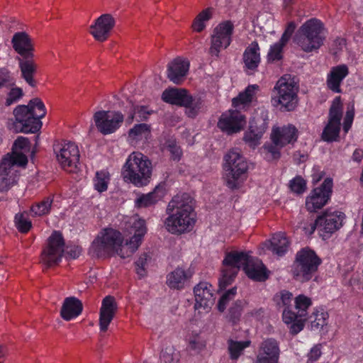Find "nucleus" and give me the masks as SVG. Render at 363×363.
I'll return each mask as SVG.
<instances>
[{
	"instance_id": "obj_24",
	"label": "nucleus",
	"mask_w": 363,
	"mask_h": 363,
	"mask_svg": "<svg viewBox=\"0 0 363 363\" xmlns=\"http://www.w3.org/2000/svg\"><path fill=\"white\" fill-rule=\"evenodd\" d=\"M271 138L272 142L279 147L294 143L298 138V130L293 125L273 128Z\"/></svg>"
},
{
	"instance_id": "obj_13",
	"label": "nucleus",
	"mask_w": 363,
	"mask_h": 363,
	"mask_svg": "<svg viewBox=\"0 0 363 363\" xmlns=\"http://www.w3.org/2000/svg\"><path fill=\"white\" fill-rule=\"evenodd\" d=\"M345 218L344 213L338 211L328 210L319 216L314 223L310 224L308 234H312L318 228L323 233V236L330 235L339 230Z\"/></svg>"
},
{
	"instance_id": "obj_12",
	"label": "nucleus",
	"mask_w": 363,
	"mask_h": 363,
	"mask_svg": "<svg viewBox=\"0 0 363 363\" xmlns=\"http://www.w3.org/2000/svg\"><path fill=\"white\" fill-rule=\"evenodd\" d=\"M268 123V111L264 108H258L250 121L248 130L245 133V142L251 147L256 146L267 130Z\"/></svg>"
},
{
	"instance_id": "obj_40",
	"label": "nucleus",
	"mask_w": 363,
	"mask_h": 363,
	"mask_svg": "<svg viewBox=\"0 0 363 363\" xmlns=\"http://www.w3.org/2000/svg\"><path fill=\"white\" fill-rule=\"evenodd\" d=\"M286 41L280 39L278 42L272 45L267 53V60L270 62L279 61L283 57V49L286 45Z\"/></svg>"
},
{
	"instance_id": "obj_5",
	"label": "nucleus",
	"mask_w": 363,
	"mask_h": 363,
	"mask_svg": "<svg viewBox=\"0 0 363 363\" xmlns=\"http://www.w3.org/2000/svg\"><path fill=\"white\" fill-rule=\"evenodd\" d=\"M16 132L35 133L42 127L41 118L46 115L43 102L38 98L31 99L28 105L18 106L13 111Z\"/></svg>"
},
{
	"instance_id": "obj_42",
	"label": "nucleus",
	"mask_w": 363,
	"mask_h": 363,
	"mask_svg": "<svg viewBox=\"0 0 363 363\" xmlns=\"http://www.w3.org/2000/svg\"><path fill=\"white\" fill-rule=\"evenodd\" d=\"M295 308L300 318L305 317L307 314L308 308L311 306V299L303 295L300 294L295 298Z\"/></svg>"
},
{
	"instance_id": "obj_47",
	"label": "nucleus",
	"mask_w": 363,
	"mask_h": 363,
	"mask_svg": "<svg viewBox=\"0 0 363 363\" xmlns=\"http://www.w3.org/2000/svg\"><path fill=\"white\" fill-rule=\"evenodd\" d=\"M150 259V255L147 252H143L135 262L136 273L140 277H143L146 274V267Z\"/></svg>"
},
{
	"instance_id": "obj_51",
	"label": "nucleus",
	"mask_w": 363,
	"mask_h": 363,
	"mask_svg": "<svg viewBox=\"0 0 363 363\" xmlns=\"http://www.w3.org/2000/svg\"><path fill=\"white\" fill-rule=\"evenodd\" d=\"M354 116V105H351L350 107L347 108V110L346 111V114L344 118L343 122V130L345 133H347L349 130L350 129L353 120Z\"/></svg>"
},
{
	"instance_id": "obj_50",
	"label": "nucleus",
	"mask_w": 363,
	"mask_h": 363,
	"mask_svg": "<svg viewBox=\"0 0 363 363\" xmlns=\"http://www.w3.org/2000/svg\"><path fill=\"white\" fill-rule=\"evenodd\" d=\"M290 188L296 194H302L306 188V181L301 177H296L291 181Z\"/></svg>"
},
{
	"instance_id": "obj_9",
	"label": "nucleus",
	"mask_w": 363,
	"mask_h": 363,
	"mask_svg": "<svg viewBox=\"0 0 363 363\" xmlns=\"http://www.w3.org/2000/svg\"><path fill=\"white\" fill-rule=\"evenodd\" d=\"M325 40L324 28L317 19H311L305 22L298 29L294 42L306 52L318 50Z\"/></svg>"
},
{
	"instance_id": "obj_4",
	"label": "nucleus",
	"mask_w": 363,
	"mask_h": 363,
	"mask_svg": "<svg viewBox=\"0 0 363 363\" xmlns=\"http://www.w3.org/2000/svg\"><path fill=\"white\" fill-rule=\"evenodd\" d=\"M13 50L19 57H16L21 71V76L31 87L37 86L35 74L37 72V65L33 60L34 57V46L32 39L26 32L16 33L11 39Z\"/></svg>"
},
{
	"instance_id": "obj_39",
	"label": "nucleus",
	"mask_w": 363,
	"mask_h": 363,
	"mask_svg": "<svg viewBox=\"0 0 363 363\" xmlns=\"http://www.w3.org/2000/svg\"><path fill=\"white\" fill-rule=\"evenodd\" d=\"M188 103L184 104L185 113L190 118L196 117L203 108V102L200 98H192L188 95Z\"/></svg>"
},
{
	"instance_id": "obj_14",
	"label": "nucleus",
	"mask_w": 363,
	"mask_h": 363,
	"mask_svg": "<svg viewBox=\"0 0 363 363\" xmlns=\"http://www.w3.org/2000/svg\"><path fill=\"white\" fill-rule=\"evenodd\" d=\"M342 117V104L340 96H336L330 108L328 123L325 127L322 138L327 142L335 141L337 140L340 131L341 119Z\"/></svg>"
},
{
	"instance_id": "obj_33",
	"label": "nucleus",
	"mask_w": 363,
	"mask_h": 363,
	"mask_svg": "<svg viewBox=\"0 0 363 363\" xmlns=\"http://www.w3.org/2000/svg\"><path fill=\"white\" fill-rule=\"evenodd\" d=\"M259 88L257 84L249 85L245 91L240 92L237 97L233 99V106L239 108L248 106L256 99V94L259 91Z\"/></svg>"
},
{
	"instance_id": "obj_1",
	"label": "nucleus",
	"mask_w": 363,
	"mask_h": 363,
	"mask_svg": "<svg viewBox=\"0 0 363 363\" xmlns=\"http://www.w3.org/2000/svg\"><path fill=\"white\" fill-rule=\"evenodd\" d=\"M128 224L130 233L133 235L125 244L119 231L113 228L102 230L89 248V254L92 257H101L116 252L121 258L130 257L140 247L143 238L147 233L145 220L138 215L132 216Z\"/></svg>"
},
{
	"instance_id": "obj_34",
	"label": "nucleus",
	"mask_w": 363,
	"mask_h": 363,
	"mask_svg": "<svg viewBox=\"0 0 363 363\" xmlns=\"http://www.w3.org/2000/svg\"><path fill=\"white\" fill-rule=\"evenodd\" d=\"M188 95L185 89H169L163 91L162 99L167 103L183 106L189 101Z\"/></svg>"
},
{
	"instance_id": "obj_21",
	"label": "nucleus",
	"mask_w": 363,
	"mask_h": 363,
	"mask_svg": "<svg viewBox=\"0 0 363 363\" xmlns=\"http://www.w3.org/2000/svg\"><path fill=\"white\" fill-rule=\"evenodd\" d=\"M213 288L211 284L206 281L199 283L194 288V294L195 296L194 308L199 310L203 309L204 313H208L215 302L213 296Z\"/></svg>"
},
{
	"instance_id": "obj_31",
	"label": "nucleus",
	"mask_w": 363,
	"mask_h": 363,
	"mask_svg": "<svg viewBox=\"0 0 363 363\" xmlns=\"http://www.w3.org/2000/svg\"><path fill=\"white\" fill-rule=\"evenodd\" d=\"M82 311V302L74 297L66 298L63 302L60 315L65 320H70L77 318Z\"/></svg>"
},
{
	"instance_id": "obj_37",
	"label": "nucleus",
	"mask_w": 363,
	"mask_h": 363,
	"mask_svg": "<svg viewBox=\"0 0 363 363\" xmlns=\"http://www.w3.org/2000/svg\"><path fill=\"white\" fill-rule=\"evenodd\" d=\"M213 14V9L207 8L200 12L192 23V28L194 31L200 33L205 29L206 22H208L211 18Z\"/></svg>"
},
{
	"instance_id": "obj_28",
	"label": "nucleus",
	"mask_w": 363,
	"mask_h": 363,
	"mask_svg": "<svg viewBox=\"0 0 363 363\" xmlns=\"http://www.w3.org/2000/svg\"><path fill=\"white\" fill-rule=\"evenodd\" d=\"M348 74L349 69L345 65L333 67L327 75L326 84L328 88L334 93H341L340 85Z\"/></svg>"
},
{
	"instance_id": "obj_15",
	"label": "nucleus",
	"mask_w": 363,
	"mask_h": 363,
	"mask_svg": "<svg viewBox=\"0 0 363 363\" xmlns=\"http://www.w3.org/2000/svg\"><path fill=\"white\" fill-rule=\"evenodd\" d=\"M54 150L62 168L68 172L74 171L79 161V151L77 145L70 141L64 142L56 145Z\"/></svg>"
},
{
	"instance_id": "obj_19",
	"label": "nucleus",
	"mask_w": 363,
	"mask_h": 363,
	"mask_svg": "<svg viewBox=\"0 0 363 363\" xmlns=\"http://www.w3.org/2000/svg\"><path fill=\"white\" fill-rule=\"evenodd\" d=\"M246 125V118L237 110H228L222 113L218 127L228 135L240 132Z\"/></svg>"
},
{
	"instance_id": "obj_52",
	"label": "nucleus",
	"mask_w": 363,
	"mask_h": 363,
	"mask_svg": "<svg viewBox=\"0 0 363 363\" xmlns=\"http://www.w3.org/2000/svg\"><path fill=\"white\" fill-rule=\"evenodd\" d=\"M14 84V81L11 74V72L5 69H0V89L7 85Z\"/></svg>"
},
{
	"instance_id": "obj_2",
	"label": "nucleus",
	"mask_w": 363,
	"mask_h": 363,
	"mask_svg": "<svg viewBox=\"0 0 363 363\" xmlns=\"http://www.w3.org/2000/svg\"><path fill=\"white\" fill-rule=\"evenodd\" d=\"M222 277L219 279L221 288L229 285L242 267L247 277L256 281H264L267 279V269L262 262L250 256L244 252H230L223 261Z\"/></svg>"
},
{
	"instance_id": "obj_32",
	"label": "nucleus",
	"mask_w": 363,
	"mask_h": 363,
	"mask_svg": "<svg viewBox=\"0 0 363 363\" xmlns=\"http://www.w3.org/2000/svg\"><path fill=\"white\" fill-rule=\"evenodd\" d=\"M165 195L164 186L157 185L152 191L140 195L135 200V206L138 208L149 207L162 200Z\"/></svg>"
},
{
	"instance_id": "obj_27",
	"label": "nucleus",
	"mask_w": 363,
	"mask_h": 363,
	"mask_svg": "<svg viewBox=\"0 0 363 363\" xmlns=\"http://www.w3.org/2000/svg\"><path fill=\"white\" fill-rule=\"evenodd\" d=\"M259 46L257 41L252 42L245 50L242 60L244 68L249 74L255 72L261 61Z\"/></svg>"
},
{
	"instance_id": "obj_6",
	"label": "nucleus",
	"mask_w": 363,
	"mask_h": 363,
	"mask_svg": "<svg viewBox=\"0 0 363 363\" xmlns=\"http://www.w3.org/2000/svg\"><path fill=\"white\" fill-rule=\"evenodd\" d=\"M223 169L226 185L231 189H239L247 178L248 163L236 148L229 150L224 157Z\"/></svg>"
},
{
	"instance_id": "obj_22",
	"label": "nucleus",
	"mask_w": 363,
	"mask_h": 363,
	"mask_svg": "<svg viewBox=\"0 0 363 363\" xmlns=\"http://www.w3.org/2000/svg\"><path fill=\"white\" fill-rule=\"evenodd\" d=\"M116 20L112 15L104 13L98 17L89 27V33L99 42L106 41L114 28Z\"/></svg>"
},
{
	"instance_id": "obj_3",
	"label": "nucleus",
	"mask_w": 363,
	"mask_h": 363,
	"mask_svg": "<svg viewBox=\"0 0 363 363\" xmlns=\"http://www.w3.org/2000/svg\"><path fill=\"white\" fill-rule=\"evenodd\" d=\"M168 217L165 220L167 230L172 233L181 235L190 232L196 223V214L192 204V198L188 194L174 196L167 208Z\"/></svg>"
},
{
	"instance_id": "obj_57",
	"label": "nucleus",
	"mask_w": 363,
	"mask_h": 363,
	"mask_svg": "<svg viewBox=\"0 0 363 363\" xmlns=\"http://www.w3.org/2000/svg\"><path fill=\"white\" fill-rule=\"evenodd\" d=\"M282 147L277 145L274 143L270 145H264V150L270 155V158L278 159L280 157V149Z\"/></svg>"
},
{
	"instance_id": "obj_58",
	"label": "nucleus",
	"mask_w": 363,
	"mask_h": 363,
	"mask_svg": "<svg viewBox=\"0 0 363 363\" xmlns=\"http://www.w3.org/2000/svg\"><path fill=\"white\" fill-rule=\"evenodd\" d=\"M295 28V23L294 22H289L280 39L288 43Z\"/></svg>"
},
{
	"instance_id": "obj_20",
	"label": "nucleus",
	"mask_w": 363,
	"mask_h": 363,
	"mask_svg": "<svg viewBox=\"0 0 363 363\" xmlns=\"http://www.w3.org/2000/svg\"><path fill=\"white\" fill-rule=\"evenodd\" d=\"M21 167L10 155H5L0 162V191H7L16 182Z\"/></svg>"
},
{
	"instance_id": "obj_17",
	"label": "nucleus",
	"mask_w": 363,
	"mask_h": 363,
	"mask_svg": "<svg viewBox=\"0 0 363 363\" xmlns=\"http://www.w3.org/2000/svg\"><path fill=\"white\" fill-rule=\"evenodd\" d=\"M65 242L59 233L55 232L48 240L47 247L41 254V262L47 267L57 264L64 253Z\"/></svg>"
},
{
	"instance_id": "obj_53",
	"label": "nucleus",
	"mask_w": 363,
	"mask_h": 363,
	"mask_svg": "<svg viewBox=\"0 0 363 363\" xmlns=\"http://www.w3.org/2000/svg\"><path fill=\"white\" fill-rule=\"evenodd\" d=\"M279 297V301L277 302V304L279 306L286 307V309H289L293 299V294L289 291H282L280 292Z\"/></svg>"
},
{
	"instance_id": "obj_63",
	"label": "nucleus",
	"mask_w": 363,
	"mask_h": 363,
	"mask_svg": "<svg viewBox=\"0 0 363 363\" xmlns=\"http://www.w3.org/2000/svg\"><path fill=\"white\" fill-rule=\"evenodd\" d=\"M68 254L72 258L75 259L81 254V249L78 247H75L73 249H71L70 251L68 252Z\"/></svg>"
},
{
	"instance_id": "obj_48",
	"label": "nucleus",
	"mask_w": 363,
	"mask_h": 363,
	"mask_svg": "<svg viewBox=\"0 0 363 363\" xmlns=\"http://www.w3.org/2000/svg\"><path fill=\"white\" fill-rule=\"evenodd\" d=\"M237 293V288L233 287L226 291L220 298L218 304V309L219 311L223 312L226 308L228 303L234 298Z\"/></svg>"
},
{
	"instance_id": "obj_11",
	"label": "nucleus",
	"mask_w": 363,
	"mask_h": 363,
	"mask_svg": "<svg viewBox=\"0 0 363 363\" xmlns=\"http://www.w3.org/2000/svg\"><path fill=\"white\" fill-rule=\"evenodd\" d=\"M234 25L230 21L221 22L214 28L209 48V54L212 57L218 58L220 51L230 45Z\"/></svg>"
},
{
	"instance_id": "obj_38",
	"label": "nucleus",
	"mask_w": 363,
	"mask_h": 363,
	"mask_svg": "<svg viewBox=\"0 0 363 363\" xmlns=\"http://www.w3.org/2000/svg\"><path fill=\"white\" fill-rule=\"evenodd\" d=\"M53 202L52 197H47L35 204L30 208V213L33 216H43L50 213Z\"/></svg>"
},
{
	"instance_id": "obj_56",
	"label": "nucleus",
	"mask_w": 363,
	"mask_h": 363,
	"mask_svg": "<svg viewBox=\"0 0 363 363\" xmlns=\"http://www.w3.org/2000/svg\"><path fill=\"white\" fill-rule=\"evenodd\" d=\"M298 318L300 317L298 313H295L289 309L285 308L283 311V320L287 325L296 321L298 319H299Z\"/></svg>"
},
{
	"instance_id": "obj_46",
	"label": "nucleus",
	"mask_w": 363,
	"mask_h": 363,
	"mask_svg": "<svg viewBox=\"0 0 363 363\" xmlns=\"http://www.w3.org/2000/svg\"><path fill=\"white\" fill-rule=\"evenodd\" d=\"M149 134V126L145 123L135 125L129 131V137L135 140L147 138Z\"/></svg>"
},
{
	"instance_id": "obj_26",
	"label": "nucleus",
	"mask_w": 363,
	"mask_h": 363,
	"mask_svg": "<svg viewBox=\"0 0 363 363\" xmlns=\"http://www.w3.org/2000/svg\"><path fill=\"white\" fill-rule=\"evenodd\" d=\"M189 68V62L181 57H177L167 65V77L176 84H179L186 75Z\"/></svg>"
},
{
	"instance_id": "obj_35",
	"label": "nucleus",
	"mask_w": 363,
	"mask_h": 363,
	"mask_svg": "<svg viewBox=\"0 0 363 363\" xmlns=\"http://www.w3.org/2000/svg\"><path fill=\"white\" fill-rule=\"evenodd\" d=\"M288 246L286 237L282 233H277L272 237L267 248L278 256H282L286 252Z\"/></svg>"
},
{
	"instance_id": "obj_62",
	"label": "nucleus",
	"mask_w": 363,
	"mask_h": 363,
	"mask_svg": "<svg viewBox=\"0 0 363 363\" xmlns=\"http://www.w3.org/2000/svg\"><path fill=\"white\" fill-rule=\"evenodd\" d=\"M363 158V150L361 149H356L352 155V159L357 162H360Z\"/></svg>"
},
{
	"instance_id": "obj_64",
	"label": "nucleus",
	"mask_w": 363,
	"mask_h": 363,
	"mask_svg": "<svg viewBox=\"0 0 363 363\" xmlns=\"http://www.w3.org/2000/svg\"><path fill=\"white\" fill-rule=\"evenodd\" d=\"M323 177L322 172L320 173H313L312 175L313 177V182L317 183Z\"/></svg>"
},
{
	"instance_id": "obj_10",
	"label": "nucleus",
	"mask_w": 363,
	"mask_h": 363,
	"mask_svg": "<svg viewBox=\"0 0 363 363\" xmlns=\"http://www.w3.org/2000/svg\"><path fill=\"white\" fill-rule=\"evenodd\" d=\"M320 263V259L314 251L303 249L296 254L292 269L293 275L298 281H308L312 279Z\"/></svg>"
},
{
	"instance_id": "obj_8",
	"label": "nucleus",
	"mask_w": 363,
	"mask_h": 363,
	"mask_svg": "<svg viewBox=\"0 0 363 363\" xmlns=\"http://www.w3.org/2000/svg\"><path fill=\"white\" fill-rule=\"evenodd\" d=\"M298 85L295 78L290 74L282 76L274 88L272 104L281 111H291L298 104Z\"/></svg>"
},
{
	"instance_id": "obj_49",
	"label": "nucleus",
	"mask_w": 363,
	"mask_h": 363,
	"mask_svg": "<svg viewBox=\"0 0 363 363\" xmlns=\"http://www.w3.org/2000/svg\"><path fill=\"white\" fill-rule=\"evenodd\" d=\"M23 96V89L20 87H13L11 89L6 99V105L10 106L19 101Z\"/></svg>"
},
{
	"instance_id": "obj_41",
	"label": "nucleus",
	"mask_w": 363,
	"mask_h": 363,
	"mask_svg": "<svg viewBox=\"0 0 363 363\" xmlns=\"http://www.w3.org/2000/svg\"><path fill=\"white\" fill-rule=\"evenodd\" d=\"M110 181L109 173L106 170L96 172L94 179V188L99 192H103L107 190L108 184Z\"/></svg>"
},
{
	"instance_id": "obj_59",
	"label": "nucleus",
	"mask_w": 363,
	"mask_h": 363,
	"mask_svg": "<svg viewBox=\"0 0 363 363\" xmlns=\"http://www.w3.org/2000/svg\"><path fill=\"white\" fill-rule=\"evenodd\" d=\"M290 332L293 335H296L301 332L304 327V321L300 318L296 321L290 324Z\"/></svg>"
},
{
	"instance_id": "obj_23",
	"label": "nucleus",
	"mask_w": 363,
	"mask_h": 363,
	"mask_svg": "<svg viewBox=\"0 0 363 363\" xmlns=\"http://www.w3.org/2000/svg\"><path fill=\"white\" fill-rule=\"evenodd\" d=\"M279 354L278 342L273 338L266 339L259 345L256 363H277Z\"/></svg>"
},
{
	"instance_id": "obj_45",
	"label": "nucleus",
	"mask_w": 363,
	"mask_h": 363,
	"mask_svg": "<svg viewBox=\"0 0 363 363\" xmlns=\"http://www.w3.org/2000/svg\"><path fill=\"white\" fill-rule=\"evenodd\" d=\"M15 226L22 233H28L32 227L26 213H17L14 218Z\"/></svg>"
},
{
	"instance_id": "obj_61",
	"label": "nucleus",
	"mask_w": 363,
	"mask_h": 363,
	"mask_svg": "<svg viewBox=\"0 0 363 363\" xmlns=\"http://www.w3.org/2000/svg\"><path fill=\"white\" fill-rule=\"evenodd\" d=\"M168 149L172 155V157L173 160H176L180 159L182 156V150L180 147L174 144H172L168 146Z\"/></svg>"
},
{
	"instance_id": "obj_30",
	"label": "nucleus",
	"mask_w": 363,
	"mask_h": 363,
	"mask_svg": "<svg viewBox=\"0 0 363 363\" xmlns=\"http://www.w3.org/2000/svg\"><path fill=\"white\" fill-rule=\"evenodd\" d=\"M30 151V143L28 139L25 137L19 136L15 140L11 153H8L6 155H10L12 160L22 167H24L28 163V159L26 155Z\"/></svg>"
},
{
	"instance_id": "obj_36",
	"label": "nucleus",
	"mask_w": 363,
	"mask_h": 363,
	"mask_svg": "<svg viewBox=\"0 0 363 363\" xmlns=\"http://www.w3.org/2000/svg\"><path fill=\"white\" fill-rule=\"evenodd\" d=\"M328 313L323 309H315L310 316L311 328L313 330H320L327 325Z\"/></svg>"
},
{
	"instance_id": "obj_7",
	"label": "nucleus",
	"mask_w": 363,
	"mask_h": 363,
	"mask_svg": "<svg viewBox=\"0 0 363 363\" xmlns=\"http://www.w3.org/2000/svg\"><path fill=\"white\" fill-rule=\"evenodd\" d=\"M122 177L138 186L146 185L152 174V164L148 158L140 152L131 153L123 167Z\"/></svg>"
},
{
	"instance_id": "obj_55",
	"label": "nucleus",
	"mask_w": 363,
	"mask_h": 363,
	"mask_svg": "<svg viewBox=\"0 0 363 363\" xmlns=\"http://www.w3.org/2000/svg\"><path fill=\"white\" fill-rule=\"evenodd\" d=\"M321 354V346L320 345L313 346L308 354V362L313 363L317 361L320 357Z\"/></svg>"
},
{
	"instance_id": "obj_54",
	"label": "nucleus",
	"mask_w": 363,
	"mask_h": 363,
	"mask_svg": "<svg viewBox=\"0 0 363 363\" xmlns=\"http://www.w3.org/2000/svg\"><path fill=\"white\" fill-rule=\"evenodd\" d=\"M242 308V302L241 301H235L230 308V316L233 321H235L237 319H238L239 316L240 315Z\"/></svg>"
},
{
	"instance_id": "obj_18",
	"label": "nucleus",
	"mask_w": 363,
	"mask_h": 363,
	"mask_svg": "<svg viewBox=\"0 0 363 363\" xmlns=\"http://www.w3.org/2000/svg\"><path fill=\"white\" fill-rule=\"evenodd\" d=\"M333 181L327 178L320 187L314 189L306 197V208L310 212L322 208L328 201L332 192Z\"/></svg>"
},
{
	"instance_id": "obj_44",
	"label": "nucleus",
	"mask_w": 363,
	"mask_h": 363,
	"mask_svg": "<svg viewBox=\"0 0 363 363\" xmlns=\"http://www.w3.org/2000/svg\"><path fill=\"white\" fill-rule=\"evenodd\" d=\"M179 360V353L176 351L172 345L167 346L161 352V363H178Z\"/></svg>"
},
{
	"instance_id": "obj_60",
	"label": "nucleus",
	"mask_w": 363,
	"mask_h": 363,
	"mask_svg": "<svg viewBox=\"0 0 363 363\" xmlns=\"http://www.w3.org/2000/svg\"><path fill=\"white\" fill-rule=\"evenodd\" d=\"M134 114H137L141 120H145L147 116L150 114V112L145 106H137L134 109Z\"/></svg>"
},
{
	"instance_id": "obj_25",
	"label": "nucleus",
	"mask_w": 363,
	"mask_h": 363,
	"mask_svg": "<svg viewBox=\"0 0 363 363\" xmlns=\"http://www.w3.org/2000/svg\"><path fill=\"white\" fill-rule=\"evenodd\" d=\"M117 309L118 305L114 297L107 296L103 299L99 314V327L101 332L108 330Z\"/></svg>"
},
{
	"instance_id": "obj_43",
	"label": "nucleus",
	"mask_w": 363,
	"mask_h": 363,
	"mask_svg": "<svg viewBox=\"0 0 363 363\" xmlns=\"http://www.w3.org/2000/svg\"><path fill=\"white\" fill-rule=\"evenodd\" d=\"M250 341H228V350L232 359H237L242 354L245 348L249 347Z\"/></svg>"
},
{
	"instance_id": "obj_29",
	"label": "nucleus",
	"mask_w": 363,
	"mask_h": 363,
	"mask_svg": "<svg viewBox=\"0 0 363 363\" xmlns=\"http://www.w3.org/2000/svg\"><path fill=\"white\" fill-rule=\"evenodd\" d=\"M193 276V272L177 267L167 275L166 284L172 289L180 290L184 288L187 281Z\"/></svg>"
},
{
	"instance_id": "obj_16",
	"label": "nucleus",
	"mask_w": 363,
	"mask_h": 363,
	"mask_svg": "<svg viewBox=\"0 0 363 363\" xmlns=\"http://www.w3.org/2000/svg\"><path fill=\"white\" fill-rule=\"evenodd\" d=\"M123 118L121 112L115 111H99L94 115L95 125L104 135L114 133L121 125Z\"/></svg>"
}]
</instances>
